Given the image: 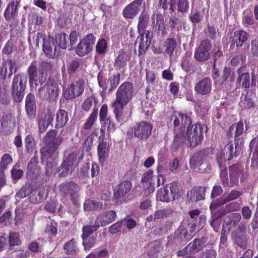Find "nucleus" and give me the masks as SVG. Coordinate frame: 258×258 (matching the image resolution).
Listing matches in <instances>:
<instances>
[{"label": "nucleus", "instance_id": "obj_1", "mask_svg": "<svg viewBox=\"0 0 258 258\" xmlns=\"http://www.w3.org/2000/svg\"><path fill=\"white\" fill-rule=\"evenodd\" d=\"M43 141L46 146L42 150L41 153L44 158L47 160L50 159L46 164V172L50 174L56 166L54 160L58 156L57 148L62 142L63 138L61 136L56 137V131L51 130L46 134Z\"/></svg>", "mask_w": 258, "mask_h": 258}, {"label": "nucleus", "instance_id": "obj_2", "mask_svg": "<svg viewBox=\"0 0 258 258\" xmlns=\"http://www.w3.org/2000/svg\"><path fill=\"white\" fill-rule=\"evenodd\" d=\"M27 81V78L25 74H17L14 76L12 84L11 94L15 102H20L23 100Z\"/></svg>", "mask_w": 258, "mask_h": 258}, {"label": "nucleus", "instance_id": "obj_3", "mask_svg": "<svg viewBox=\"0 0 258 258\" xmlns=\"http://www.w3.org/2000/svg\"><path fill=\"white\" fill-rule=\"evenodd\" d=\"M41 39L43 41V51L47 57L49 58H54L56 54L58 53V49L55 44L56 41L52 37L47 35L41 32L37 34L35 40L36 44L38 46Z\"/></svg>", "mask_w": 258, "mask_h": 258}, {"label": "nucleus", "instance_id": "obj_4", "mask_svg": "<svg viewBox=\"0 0 258 258\" xmlns=\"http://www.w3.org/2000/svg\"><path fill=\"white\" fill-rule=\"evenodd\" d=\"M41 39L43 41V51L47 57L49 58H54L56 54L58 53V49L55 44L56 41L52 37L47 35L41 32L37 34L35 40L36 44L38 46Z\"/></svg>", "mask_w": 258, "mask_h": 258}, {"label": "nucleus", "instance_id": "obj_5", "mask_svg": "<svg viewBox=\"0 0 258 258\" xmlns=\"http://www.w3.org/2000/svg\"><path fill=\"white\" fill-rule=\"evenodd\" d=\"M134 91V85L129 82L121 84L116 93L115 105L125 106L132 99Z\"/></svg>", "mask_w": 258, "mask_h": 258}, {"label": "nucleus", "instance_id": "obj_6", "mask_svg": "<svg viewBox=\"0 0 258 258\" xmlns=\"http://www.w3.org/2000/svg\"><path fill=\"white\" fill-rule=\"evenodd\" d=\"M38 95L45 99L54 101L58 96L59 89L57 83L52 79H48L47 82L38 89Z\"/></svg>", "mask_w": 258, "mask_h": 258}, {"label": "nucleus", "instance_id": "obj_7", "mask_svg": "<svg viewBox=\"0 0 258 258\" xmlns=\"http://www.w3.org/2000/svg\"><path fill=\"white\" fill-rule=\"evenodd\" d=\"M204 128L200 124L194 125L187 133V145L195 147L198 145L203 139Z\"/></svg>", "mask_w": 258, "mask_h": 258}, {"label": "nucleus", "instance_id": "obj_8", "mask_svg": "<svg viewBox=\"0 0 258 258\" xmlns=\"http://www.w3.org/2000/svg\"><path fill=\"white\" fill-rule=\"evenodd\" d=\"M84 90V82L83 80L79 79L68 85L64 93L67 99H72L81 95Z\"/></svg>", "mask_w": 258, "mask_h": 258}, {"label": "nucleus", "instance_id": "obj_9", "mask_svg": "<svg viewBox=\"0 0 258 258\" xmlns=\"http://www.w3.org/2000/svg\"><path fill=\"white\" fill-rule=\"evenodd\" d=\"M30 83L34 84L36 86L42 85L47 79V74L43 71L40 70L37 74V68L36 63L32 62L28 69Z\"/></svg>", "mask_w": 258, "mask_h": 258}, {"label": "nucleus", "instance_id": "obj_10", "mask_svg": "<svg viewBox=\"0 0 258 258\" xmlns=\"http://www.w3.org/2000/svg\"><path fill=\"white\" fill-rule=\"evenodd\" d=\"M95 37L92 34H88L85 38L81 40L76 49V53L80 56H84L92 49V46L94 44Z\"/></svg>", "mask_w": 258, "mask_h": 258}, {"label": "nucleus", "instance_id": "obj_11", "mask_svg": "<svg viewBox=\"0 0 258 258\" xmlns=\"http://www.w3.org/2000/svg\"><path fill=\"white\" fill-rule=\"evenodd\" d=\"M212 52V44L207 39L202 41L195 52V58L199 61H205L210 58Z\"/></svg>", "mask_w": 258, "mask_h": 258}, {"label": "nucleus", "instance_id": "obj_12", "mask_svg": "<svg viewBox=\"0 0 258 258\" xmlns=\"http://www.w3.org/2000/svg\"><path fill=\"white\" fill-rule=\"evenodd\" d=\"M156 179V176L154 175V172L151 170H148L142 176L141 182L146 195H149L155 191Z\"/></svg>", "mask_w": 258, "mask_h": 258}, {"label": "nucleus", "instance_id": "obj_13", "mask_svg": "<svg viewBox=\"0 0 258 258\" xmlns=\"http://www.w3.org/2000/svg\"><path fill=\"white\" fill-rule=\"evenodd\" d=\"M152 128L150 123L142 121L134 126L133 133L135 137L141 140H146L150 136Z\"/></svg>", "mask_w": 258, "mask_h": 258}, {"label": "nucleus", "instance_id": "obj_14", "mask_svg": "<svg viewBox=\"0 0 258 258\" xmlns=\"http://www.w3.org/2000/svg\"><path fill=\"white\" fill-rule=\"evenodd\" d=\"M78 164L77 156L74 153L70 154L59 167V174L65 176L71 174Z\"/></svg>", "mask_w": 258, "mask_h": 258}, {"label": "nucleus", "instance_id": "obj_15", "mask_svg": "<svg viewBox=\"0 0 258 258\" xmlns=\"http://www.w3.org/2000/svg\"><path fill=\"white\" fill-rule=\"evenodd\" d=\"M171 119L173 120L175 126H179L181 124L182 130L187 128L188 130L191 124V120L189 117L181 113L174 112L170 117Z\"/></svg>", "mask_w": 258, "mask_h": 258}, {"label": "nucleus", "instance_id": "obj_16", "mask_svg": "<svg viewBox=\"0 0 258 258\" xmlns=\"http://www.w3.org/2000/svg\"><path fill=\"white\" fill-rule=\"evenodd\" d=\"M212 81L208 78H205L198 82L195 86V92L202 95H209L212 91Z\"/></svg>", "mask_w": 258, "mask_h": 258}, {"label": "nucleus", "instance_id": "obj_17", "mask_svg": "<svg viewBox=\"0 0 258 258\" xmlns=\"http://www.w3.org/2000/svg\"><path fill=\"white\" fill-rule=\"evenodd\" d=\"M142 4V0H136L128 5L122 11L123 16L126 19H133L140 11Z\"/></svg>", "mask_w": 258, "mask_h": 258}, {"label": "nucleus", "instance_id": "obj_18", "mask_svg": "<svg viewBox=\"0 0 258 258\" xmlns=\"http://www.w3.org/2000/svg\"><path fill=\"white\" fill-rule=\"evenodd\" d=\"M116 217V214L115 212L113 210H110L99 215L96 217L95 222L99 227L105 226L114 221Z\"/></svg>", "mask_w": 258, "mask_h": 258}, {"label": "nucleus", "instance_id": "obj_19", "mask_svg": "<svg viewBox=\"0 0 258 258\" xmlns=\"http://www.w3.org/2000/svg\"><path fill=\"white\" fill-rule=\"evenodd\" d=\"M233 151V145L228 144L218 155L217 160L220 167H222L227 160H230L232 158Z\"/></svg>", "mask_w": 258, "mask_h": 258}, {"label": "nucleus", "instance_id": "obj_20", "mask_svg": "<svg viewBox=\"0 0 258 258\" xmlns=\"http://www.w3.org/2000/svg\"><path fill=\"white\" fill-rule=\"evenodd\" d=\"M205 158L204 152L200 151L194 154L189 162L190 166L194 170L196 171H203L205 169H203L201 166L204 165V161Z\"/></svg>", "mask_w": 258, "mask_h": 258}, {"label": "nucleus", "instance_id": "obj_21", "mask_svg": "<svg viewBox=\"0 0 258 258\" xmlns=\"http://www.w3.org/2000/svg\"><path fill=\"white\" fill-rule=\"evenodd\" d=\"M80 188L73 182L63 183L60 185V191L64 195L69 194L73 200L78 197V191Z\"/></svg>", "mask_w": 258, "mask_h": 258}, {"label": "nucleus", "instance_id": "obj_22", "mask_svg": "<svg viewBox=\"0 0 258 258\" xmlns=\"http://www.w3.org/2000/svg\"><path fill=\"white\" fill-rule=\"evenodd\" d=\"M238 77L237 78V83L244 88H247L250 87V77L246 68L245 66L239 68L237 71Z\"/></svg>", "mask_w": 258, "mask_h": 258}, {"label": "nucleus", "instance_id": "obj_23", "mask_svg": "<svg viewBox=\"0 0 258 258\" xmlns=\"http://www.w3.org/2000/svg\"><path fill=\"white\" fill-rule=\"evenodd\" d=\"M132 183L128 181H123L119 184L114 190V196L116 198H119L125 196L131 190Z\"/></svg>", "mask_w": 258, "mask_h": 258}, {"label": "nucleus", "instance_id": "obj_24", "mask_svg": "<svg viewBox=\"0 0 258 258\" xmlns=\"http://www.w3.org/2000/svg\"><path fill=\"white\" fill-rule=\"evenodd\" d=\"M151 42V35L149 31L146 33V36L141 33L136 41V44H139V52L140 53L145 51L146 49L150 45Z\"/></svg>", "mask_w": 258, "mask_h": 258}, {"label": "nucleus", "instance_id": "obj_25", "mask_svg": "<svg viewBox=\"0 0 258 258\" xmlns=\"http://www.w3.org/2000/svg\"><path fill=\"white\" fill-rule=\"evenodd\" d=\"M17 71V66L15 60L12 59H7L3 63L2 68V74L4 76L8 74L10 77Z\"/></svg>", "mask_w": 258, "mask_h": 258}, {"label": "nucleus", "instance_id": "obj_26", "mask_svg": "<svg viewBox=\"0 0 258 258\" xmlns=\"http://www.w3.org/2000/svg\"><path fill=\"white\" fill-rule=\"evenodd\" d=\"M97 151L99 162L102 165L109 156V148L107 144L105 142L100 143L98 146Z\"/></svg>", "mask_w": 258, "mask_h": 258}, {"label": "nucleus", "instance_id": "obj_27", "mask_svg": "<svg viewBox=\"0 0 258 258\" xmlns=\"http://www.w3.org/2000/svg\"><path fill=\"white\" fill-rule=\"evenodd\" d=\"M18 5L17 1H13L8 5L4 13V17L7 21L14 19L16 16Z\"/></svg>", "mask_w": 258, "mask_h": 258}, {"label": "nucleus", "instance_id": "obj_28", "mask_svg": "<svg viewBox=\"0 0 258 258\" xmlns=\"http://www.w3.org/2000/svg\"><path fill=\"white\" fill-rule=\"evenodd\" d=\"M248 35L247 33L243 30L236 31L234 33L233 41L237 46L241 47L243 43L245 42L248 39Z\"/></svg>", "mask_w": 258, "mask_h": 258}, {"label": "nucleus", "instance_id": "obj_29", "mask_svg": "<svg viewBox=\"0 0 258 258\" xmlns=\"http://www.w3.org/2000/svg\"><path fill=\"white\" fill-rule=\"evenodd\" d=\"M56 128H61L64 126L69 120L68 114L63 109L59 110L56 114Z\"/></svg>", "mask_w": 258, "mask_h": 258}, {"label": "nucleus", "instance_id": "obj_30", "mask_svg": "<svg viewBox=\"0 0 258 258\" xmlns=\"http://www.w3.org/2000/svg\"><path fill=\"white\" fill-rule=\"evenodd\" d=\"M205 188L199 187L192 189L187 196L192 201H199L204 199L205 197Z\"/></svg>", "mask_w": 258, "mask_h": 258}, {"label": "nucleus", "instance_id": "obj_31", "mask_svg": "<svg viewBox=\"0 0 258 258\" xmlns=\"http://www.w3.org/2000/svg\"><path fill=\"white\" fill-rule=\"evenodd\" d=\"M112 106L114 108V112L115 115V117L117 120L120 122H123L126 121L130 116V114L127 115H124L122 111V109L124 106H121V105H115V103H113Z\"/></svg>", "mask_w": 258, "mask_h": 258}, {"label": "nucleus", "instance_id": "obj_32", "mask_svg": "<svg viewBox=\"0 0 258 258\" xmlns=\"http://www.w3.org/2000/svg\"><path fill=\"white\" fill-rule=\"evenodd\" d=\"M129 60L128 54L122 51H120L115 61V67L120 69L124 68Z\"/></svg>", "mask_w": 258, "mask_h": 258}, {"label": "nucleus", "instance_id": "obj_33", "mask_svg": "<svg viewBox=\"0 0 258 258\" xmlns=\"http://www.w3.org/2000/svg\"><path fill=\"white\" fill-rule=\"evenodd\" d=\"M257 144V140L255 138L252 139L249 143V148L251 152L254 151L253 153L251 166L253 168H258V152L255 151Z\"/></svg>", "mask_w": 258, "mask_h": 258}, {"label": "nucleus", "instance_id": "obj_34", "mask_svg": "<svg viewBox=\"0 0 258 258\" xmlns=\"http://www.w3.org/2000/svg\"><path fill=\"white\" fill-rule=\"evenodd\" d=\"M55 41L58 43V46L62 49H66L68 48L69 50L71 49L69 48L70 43L69 41V37L66 34L60 33L57 35L56 37Z\"/></svg>", "mask_w": 258, "mask_h": 258}, {"label": "nucleus", "instance_id": "obj_35", "mask_svg": "<svg viewBox=\"0 0 258 258\" xmlns=\"http://www.w3.org/2000/svg\"><path fill=\"white\" fill-rule=\"evenodd\" d=\"M156 199L158 201L164 202H168L172 200L171 197L167 188V186L157 190Z\"/></svg>", "mask_w": 258, "mask_h": 258}, {"label": "nucleus", "instance_id": "obj_36", "mask_svg": "<svg viewBox=\"0 0 258 258\" xmlns=\"http://www.w3.org/2000/svg\"><path fill=\"white\" fill-rule=\"evenodd\" d=\"M244 132V123L239 121L237 123L233 124L229 128V134L234 135L235 137L241 136Z\"/></svg>", "mask_w": 258, "mask_h": 258}, {"label": "nucleus", "instance_id": "obj_37", "mask_svg": "<svg viewBox=\"0 0 258 258\" xmlns=\"http://www.w3.org/2000/svg\"><path fill=\"white\" fill-rule=\"evenodd\" d=\"M26 110L29 115L33 114L35 109V97L32 94H29L26 98Z\"/></svg>", "mask_w": 258, "mask_h": 258}, {"label": "nucleus", "instance_id": "obj_38", "mask_svg": "<svg viewBox=\"0 0 258 258\" xmlns=\"http://www.w3.org/2000/svg\"><path fill=\"white\" fill-rule=\"evenodd\" d=\"M174 6H171L170 10L174 11L176 9L181 12H185L188 9V4L186 0H175Z\"/></svg>", "mask_w": 258, "mask_h": 258}, {"label": "nucleus", "instance_id": "obj_39", "mask_svg": "<svg viewBox=\"0 0 258 258\" xmlns=\"http://www.w3.org/2000/svg\"><path fill=\"white\" fill-rule=\"evenodd\" d=\"M39 168L38 166V162L35 158L32 159L29 162L27 168V174L28 176L36 175L38 174Z\"/></svg>", "mask_w": 258, "mask_h": 258}, {"label": "nucleus", "instance_id": "obj_40", "mask_svg": "<svg viewBox=\"0 0 258 258\" xmlns=\"http://www.w3.org/2000/svg\"><path fill=\"white\" fill-rule=\"evenodd\" d=\"M229 171L231 184L233 185L234 184H236L238 181L240 175V171L237 165H233L230 167Z\"/></svg>", "mask_w": 258, "mask_h": 258}, {"label": "nucleus", "instance_id": "obj_41", "mask_svg": "<svg viewBox=\"0 0 258 258\" xmlns=\"http://www.w3.org/2000/svg\"><path fill=\"white\" fill-rule=\"evenodd\" d=\"M53 116L54 113L50 110H48L44 115L42 119L39 121V124L40 125L41 124L44 128H47L52 123Z\"/></svg>", "mask_w": 258, "mask_h": 258}, {"label": "nucleus", "instance_id": "obj_42", "mask_svg": "<svg viewBox=\"0 0 258 258\" xmlns=\"http://www.w3.org/2000/svg\"><path fill=\"white\" fill-rule=\"evenodd\" d=\"M103 207L102 204L91 200H87L84 204V208L85 211H91L101 209Z\"/></svg>", "mask_w": 258, "mask_h": 258}, {"label": "nucleus", "instance_id": "obj_43", "mask_svg": "<svg viewBox=\"0 0 258 258\" xmlns=\"http://www.w3.org/2000/svg\"><path fill=\"white\" fill-rule=\"evenodd\" d=\"M241 219V215L237 213L229 214L227 216V220L225 222L229 226V228L234 227Z\"/></svg>", "mask_w": 258, "mask_h": 258}, {"label": "nucleus", "instance_id": "obj_44", "mask_svg": "<svg viewBox=\"0 0 258 258\" xmlns=\"http://www.w3.org/2000/svg\"><path fill=\"white\" fill-rule=\"evenodd\" d=\"M203 248V242L200 239H195L186 248L190 253H194L200 251Z\"/></svg>", "mask_w": 258, "mask_h": 258}, {"label": "nucleus", "instance_id": "obj_45", "mask_svg": "<svg viewBox=\"0 0 258 258\" xmlns=\"http://www.w3.org/2000/svg\"><path fill=\"white\" fill-rule=\"evenodd\" d=\"M99 227L95 222L93 225H87L84 226L83 228V234L82 235V238H88L94 232L97 231Z\"/></svg>", "mask_w": 258, "mask_h": 258}, {"label": "nucleus", "instance_id": "obj_46", "mask_svg": "<svg viewBox=\"0 0 258 258\" xmlns=\"http://www.w3.org/2000/svg\"><path fill=\"white\" fill-rule=\"evenodd\" d=\"M241 195L240 191L237 190H232L227 196H223L222 198V202L218 203V205H222L230 201L234 200L239 198Z\"/></svg>", "mask_w": 258, "mask_h": 258}, {"label": "nucleus", "instance_id": "obj_47", "mask_svg": "<svg viewBox=\"0 0 258 258\" xmlns=\"http://www.w3.org/2000/svg\"><path fill=\"white\" fill-rule=\"evenodd\" d=\"M107 48V43L104 39H100L98 40L96 46V50L99 54H104Z\"/></svg>", "mask_w": 258, "mask_h": 258}, {"label": "nucleus", "instance_id": "obj_48", "mask_svg": "<svg viewBox=\"0 0 258 258\" xmlns=\"http://www.w3.org/2000/svg\"><path fill=\"white\" fill-rule=\"evenodd\" d=\"M120 78L119 73L113 75L109 80V91L112 92L118 86Z\"/></svg>", "mask_w": 258, "mask_h": 258}, {"label": "nucleus", "instance_id": "obj_49", "mask_svg": "<svg viewBox=\"0 0 258 258\" xmlns=\"http://www.w3.org/2000/svg\"><path fill=\"white\" fill-rule=\"evenodd\" d=\"M75 243L76 241L74 239H72L70 241L65 243L63 248L67 253L72 254L76 252L77 246Z\"/></svg>", "mask_w": 258, "mask_h": 258}, {"label": "nucleus", "instance_id": "obj_50", "mask_svg": "<svg viewBox=\"0 0 258 258\" xmlns=\"http://www.w3.org/2000/svg\"><path fill=\"white\" fill-rule=\"evenodd\" d=\"M10 246L19 245L21 243L20 235L17 232H11L9 240Z\"/></svg>", "mask_w": 258, "mask_h": 258}, {"label": "nucleus", "instance_id": "obj_51", "mask_svg": "<svg viewBox=\"0 0 258 258\" xmlns=\"http://www.w3.org/2000/svg\"><path fill=\"white\" fill-rule=\"evenodd\" d=\"M177 46L176 42L172 38L167 39L165 42L166 51L169 55H171Z\"/></svg>", "mask_w": 258, "mask_h": 258}, {"label": "nucleus", "instance_id": "obj_52", "mask_svg": "<svg viewBox=\"0 0 258 258\" xmlns=\"http://www.w3.org/2000/svg\"><path fill=\"white\" fill-rule=\"evenodd\" d=\"M80 66V61L79 60H73L68 63L67 66L68 73L69 75L74 74Z\"/></svg>", "mask_w": 258, "mask_h": 258}, {"label": "nucleus", "instance_id": "obj_53", "mask_svg": "<svg viewBox=\"0 0 258 258\" xmlns=\"http://www.w3.org/2000/svg\"><path fill=\"white\" fill-rule=\"evenodd\" d=\"M97 102L95 98L91 96L87 98L82 104V108L86 111L89 110L92 107L95 106Z\"/></svg>", "mask_w": 258, "mask_h": 258}, {"label": "nucleus", "instance_id": "obj_54", "mask_svg": "<svg viewBox=\"0 0 258 258\" xmlns=\"http://www.w3.org/2000/svg\"><path fill=\"white\" fill-rule=\"evenodd\" d=\"M185 139L186 138L183 137L182 134L177 135L175 136L174 142L172 145V149L175 151L177 150L178 148L183 144Z\"/></svg>", "mask_w": 258, "mask_h": 258}, {"label": "nucleus", "instance_id": "obj_55", "mask_svg": "<svg viewBox=\"0 0 258 258\" xmlns=\"http://www.w3.org/2000/svg\"><path fill=\"white\" fill-rule=\"evenodd\" d=\"M13 159L12 157L8 154H5L2 158L0 167L3 169H6L8 165H11Z\"/></svg>", "mask_w": 258, "mask_h": 258}, {"label": "nucleus", "instance_id": "obj_56", "mask_svg": "<svg viewBox=\"0 0 258 258\" xmlns=\"http://www.w3.org/2000/svg\"><path fill=\"white\" fill-rule=\"evenodd\" d=\"M98 114L97 109L93 110L90 117H89L87 121L84 124V128L85 129H90L91 128L93 124L95 122Z\"/></svg>", "mask_w": 258, "mask_h": 258}, {"label": "nucleus", "instance_id": "obj_57", "mask_svg": "<svg viewBox=\"0 0 258 258\" xmlns=\"http://www.w3.org/2000/svg\"><path fill=\"white\" fill-rule=\"evenodd\" d=\"M148 17L145 15H141L139 18L138 30L140 33H142L147 24Z\"/></svg>", "mask_w": 258, "mask_h": 258}, {"label": "nucleus", "instance_id": "obj_58", "mask_svg": "<svg viewBox=\"0 0 258 258\" xmlns=\"http://www.w3.org/2000/svg\"><path fill=\"white\" fill-rule=\"evenodd\" d=\"M96 242V238L94 236L83 238V244L85 249H90L95 246Z\"/></svg>", "mask_w": 258, "mask_h": 258}, {"label": "nucleus", "instance_id": "obj_59", "mask_svg": "<svg viewBox=\"0 0 258 258\" xmlns=\"http://www.w3.org/2000/svg\"><path fill=\"white\" fill-rule=\"evenodd\" d=\"M169 23L171 28H176L177 31L181 29L182 21L179 18L175 17L171 18L169 20Z\"/></svg>", "mask_w": 258, "mask_h": 258}, {"label": "nucleus", "instance_id": "obj_60", "mask_svg": "<svg viewBox=\"0 0 258 258\" xmlns=\"http://www.w3.org/2000/svg\"><path fill=\"white\" fill-rule=\"evenodd\" d=\"M169 188L170 190L169 194L171 197V199L174 200L178 197V186L176 183H172L170 184Z\"/></svg>", "mask_w": 258, "mask_h": 258}, {"label": "nucleus", "instance_id": "obj_61", "mask_svg": "<svg viewBox=\"0 0 258 258\" xmlns=\"http://www.w3.org/2000/svg\"><path fill=\"white\" fill-rule=\"evenodd\" d=\"M107 106L106 104H103L100 110L99 117L100 122L104 121L105 120L108 121L107 118Z\"/></svg>", "mask_w": 258, "mask_h": 258}, {"label": "nucleus", "instance_id": "obj_62", "mask_svg": "<svg viewBox=\"0 0 258 258\" xmlns=\"http://www.w3.org/2000/svg\"><path fill=\"white\" fill-rule=\"evenodd\" d=\"M98 84L99 86L103 90H106L109 87V80L104 78L102 75L99 74L98 76Z\"/></svg>", "mask_w": 258, "mask_h": 258}, {"label": "nucleus", "instance_id": "obj_63", "mask_svg": "<svg viewBox=\"0 0 258 258\" xmlns=\"http://www.w3.org/2000/svg\"><path fill=\"white\" fill-rule=\"evenodd\" d=\"M161 168V167L158 166L157 168L158 173L157 176H156L157 186H159L163 184L166 180L165 176L162 173Z\"/></svg>", "mask_w": 258, "mask_h": 258}, {"label": "nucleus", "instance_id": "obj_64", "mask_svg": "<svg viewBox=\"0 0 258 258\" xmlns=\"http://www.w3.org/2000/svg\"><path fill=\"white\" fill-rule=\"evenodd\" d=\"M25 145L27 150L30 152L35 146V142L33 138L31 136H27L25 139Z\"/></svg>", "mask_w": 258, "mask_h": 258}]
</instances>
